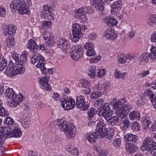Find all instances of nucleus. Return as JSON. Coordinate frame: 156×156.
I'll return each mask as SVG.
<instances>
[{"instance_id":"obj_1","label":"nucleus","mask_w":156,"mask_h":156,"mask_svg":"<svg viewBox=\"0 0 156 156\" xmlns=\"http://www.w3.org/2000/svg\"><path fill=\"white\" fill-rule=\"evenodd\" d=\"M31 4V0H13L11 2L10 8L13 12L17 9L19 13L29 14L30 12L28 9V5Z\"/></svg>"},{"instance_id":"obj_2","label":"nucleus","mask_w":156,"mask_h":156,"mask_svg":"<svg viewBox=\"0 0 156 156\" xmlns=\"http://www.w3.org/2000/svg\"><path fill=\"white\" fill-rule=\"evenodd\" d=\"M60 102L62 107L65 110H68L73 108L75 105L78 108L82 107L83 103L85 102V97L83 96L77 97L76 103L74 99L72 98H70L68 100L63 99L61 100Z\"/></svg>"},{"instance_id":"obj_3","label":"nucleus","mask_w":156,"mask_h":156,"mask_svg":"<svg viewBox=\"0 0 156 156\" xmlns=\"http://www.w3.org/2000/svg\"><path fill=\"white\" fill-rule=\"evenodd\" d=\"M59 128L62 131H64L66 136L68 138L75 137L76 129L73 125L68 124L66 121H63L59 125Z\"/></svg>"},{"instance_id":"obj_4","label":"nucleus","mask_w":156,"mask_h":156,"mask_svg":"<svg viewBox=\"0 0 156 156\" xmlns=\"http://www.w3.org/2000/svg\"><path fill=\"white\" fill-rule=\"evenodd\" d=\"M34 55L31 58L30 62L31 64H34L38 61V63L36 65L37 67H40V69L42 73L44 75L47 74V68L44 66L45 62L44 61V58L40 54L37 52L34 53Z\"/></svg>"},{"instance_id":"obj_5","label":"nucleus","mask_w":156,"mask_h":156,"mask_svg":"<svg viewBox=\"0 0 156 156\" xmlns=\"http://www.w3.org/2000/svg\"><path fill=\"white\" fill-rule=\"evenodd\" d=\"M4 132L3 139H6L8 137H20L22 133L20 129L18 127H11L10 126L4 127L3 129Z\"/></svg>"},{"instance_id":"obj_6","label":"nucleus","mask_w":156,"mask_h":156,"mask_svg":"<svg viewBox=\"0 0 156 156\" xmlns=\"http://www.w3.org/2000/svg\"><path fill=\"white\" fill-rule=\"evenodd\" d=\"M71 50L70 55L73 59L78 60L83 56V50L81 46L79 45H75L72 47Z\"/></svg>"},{"instance_id":"obj_7","label":"nucleus","mask_w":156,"mask_h":156,"mask_svg":"<svg viewBox=\"0 0 156 156\" xmlns=\"http://www.w3.org/2000/svg\"><path fill=\"white\" fill-rule=\"evenodd\" d=\"M151 148L154 149V151L156 150V142L151 137L145 138L141 146V150L144 151L146 150Z\"/></svg>"},{"instance_id":"obj_8","label":"nucleus","mask_w":156,"mask_h":156,"mask_svg":"<svg viewBox=\"0 0 156 156\" xmlns=\"http://www.w3.org/2000/svg\"><path fill=\"white\" fill-rule=\"evenodd\" d=\"M72 30L73 38L72 40L73 42L75 43L78 41L80 38L82 37L81 32V28L80 25L77 23H74L73 24Z\"/></svg>"},{"instance_id":"obj_9","label":"nucleus","mask_w":156,"mask_h":156,"mask_svg":"<svg viewBox=\"0 0 156 156\" xmlns=\"http://www.w3.org/2000/svg\"><path fill=\"white\" fill-rule=\"evenodd\" d=\"M52 8L47 5L44 6V10L41 11V16L42 18H45L50 20H53L54 18L51 15V12L53 10Z\"/></svg>"},{"instance_id":"obj_10","label":"nucleus","mask_w":156,"mask_h":156,"mask_svg":"<svg viewBox=\"0 0 156 156\" xmlns=\"http://www.w3.org/2000/svg\"><path fill=\"white\" fill-rule=\"evenodd\" d=\"M112 114L111 108L108 103L102 105L99 108L98 115L100 116H103L105 117L107 115L110 116Z\"/></svg>"},{"instance_id":"obj_11","label":"nucleus","mask_w":156,"mask_h":156,"mask_svg":"<svg viewBox=\"0 0 156 156\" xmlns=\"http://www.w3.org/2000/svg\"><path fill=\"white\" fill-rule=\"evenodd\" d=\"M96 132L97 134H99L100 138H103L105 136L106 130V124L101 121L99 122L97 125Z\"/></svg>"},{"instance_id":"obj_12","label":"nucleus","mask_w":156,"mask_h":156,"mask_svg":"<svg viewBox=\"0 0 156 156\" xmlns=\"http://www.w3.org/2000/svg\"><path fill=\"white\" fill-rule=\"evenodd\" d=\"M48 78L47 76L41 77L40 79L39 82L40 87L46 91H49L51 89V87L48 84Z\"/></svg>"},{"instance_id":"obj_13","label":"nucleus","mask_w":156,"mask_h":156,"mask_svg":"<svg viewBox=\"0 0 156 156\" xmlns=\"http://www.w3.org/2000/svg\"><path fill=\"white\" fill-rule=\"evenodd\" d=\"M104 2H105L103 1L102 0H91L90 1L91 5H94L95 8L98 10L101 11L102 12L105 8Z\"/></svg>"},{"instance_id":"obj_14","label":"nucleus","mask_w":156,"mask_h":156,"mask_svg":"<svg viewBox=\"0 0 156 156\" xmlns=\"http://www.w3.org/2000/svg\"><path fill=\"white\" fill-rule=\"evenodd\" d=\"M4 30L3 34L4 35H12L15 34L16 30V27L12 24L6 26Z\"/></svg>"},{"instance_id":"obj_15","label":"nucleus","mask_w":156,"mask_h":156,"mask_svg":"<svg viewBox=\"0 0 156 156\" xmlns=\"http://www.w3.org/2000/svg\"><path fill=\"white\" fill-rule=\"evenodd\" d=\"M149 59L152 60L151 54L149 53L145 52L143 53L140 56V63L144 65L148 62Z\"/></svg>"},{"instance_id":"obj_16","label":"nucleus","mask_w":156,"mask_h":156,"mask_svg":"<svg viewBox=\"0 0 156 156\" xmlns=\"http://www.w3.org/2000/svg\"><path fill=\"white\" fill-rule=\"evenodd\" d=\"M44 40H47V42L48 45L51 46L54 44L53 40V35L49 31L44 32L43 34Z\"/></svg>"},{"instance_id":"obj_17","label":"nucleus","mask_w":156,"mask_h":156,"mask_svg":"<svg viewBox=\"0 0 156 156\" xmlns=\"http://www.w3.org/2000/svg\"><path fill=\"white\" fill-rule=\"evenodd\" d=\"M110 116L107 115L104 117L108 124L110 125H114L119 121V117L116 116L110 117Z\"/></svg>"},{"instance_id":"obj_18","label":"nucleus","mask_w":156,"mask_h":156,"mask_svg":"<svg viewBox=\"0 0 156 156\" xmlns=\"http://www.w3.org/2000/svg\"><path fill=\"white\" fill-rule=\"evenodd\" d=\"M124 138L126 142L131 141L135 143L137 140L138 136L131 133H128L124 136Z\"/></svg>"},{"instance_id":"obj_19","label":"nucleus","mask_w":156,"mask_h":156,"mask_svg":"<svg viewBox=\"0 0 156 156\" xmlns=\"http://www.w3.org/2000/svg\"><path fill=\"white\" fill-rule=\"evenodd\" d=\"M104 36L108 39L113 40L116 38L117 34L114 30L110 29L105 31Z\"/></svg>"},{"instance_id":"obj_20","label":"nucleus","mask_w":156,"mask_h":156,"mask_svg":"<svg viewBox=\"0 0 156 156\" xmlns=\"http://www.w3.org/2000/svg\"><path fill=\"white\" fill-rule=\"evenodd\" d=\"M27 47L33 52H37L38 49V46L35 41L32 39L30 40L27 44Z\"/></svg>"},{"instance_id":"obj_21","label":"nucleus","mask_w":156,"mask_h":156,"mask_svg":"<svg viewBox=\"0 0 156 156\" xmlns=\"http://www.w3.org/2000/svg\"><path fill=\"white\" fill-rule=\"evenodd\" d=\"M57 44L58 47L62 49H67L70 47V45L65 39H62L58 41Z\"/></svg>"},{"instance_id":"obj_22","label":"nucleus","mask_w":156,"mask_h":156,"mask_svg":"<svg viewBox=\"0 0 156 156\" xmlns=\"http://www.w3.org/2000/svg\"><path fill=\"white\" fill-rule=\"evenodd\" d=\"M98 133L96 132H93L92 133H90L89 134H87L86 136H87V140L91 143H94L96 141L98 137H99V134H97Z\"/></svg>"},{"instance_id":"obj_23","label":"nucleus","mask_w":156,"mask_h":156,"mask_svg":"<svg viewBox=\"0 0 156 156\" xmlns=\"http://www.w3.org/2000/svg\"><path fill=\"white\" fill-rule=\"evenodd\" d=\"M28 52L25 51H24L20 55L19 57V61L17 65L21 66L23 65L27 61V58Z\"/></svg>"},{"instance_id":"obj_24","label":"nucleus","mask_w":156,"mask_h":156,"mask_svg":"<svg viewBox=\"0 0 156 156\" xmlns=\"http://www.w3.org/2000/svg\"><path fill=\"white\" fill-rule=\"evenodd\" d=\"M137 149L136 145L133 144H130L126 145V151L130 154H133Z\"/></svg>"},{"instance_id":"obj_25","label":"nucleus","mask_w":156,"mask_h":156,"mask_svg":"<svg viewBox=\"0 0 156 156\" xmlns=\"http://www.w3.org/2000/svg\"><path fill=\"white\" fill-rule=\"evenodd\" d=\"M6 97L10 100H14L17 95L15 94V92L12 89L8 88L7 89L5 92Z\"/></svg>"},{"instance_id":"obj_26","label":"nucleus","mask_w":156,"mask_h":156,"mask_svg":"<svg viewBox=\"0 0 156 156\" xmlns=\"http://www.w3.org/2000/svg\"><path fill=\"white\" fill-rule=\"evenodd\" d=\"M10 64L9 65L4 72L5 74L8 76H12L16 75V73L15 69L12 67V65H11V66H10Z\"/></svg>"},{"instance_id":"obj_27","label":"nucleus","mask_w":156,"mask_h":156,"mask_svg":"<svg viewBox=\"0 0 156 156\" xmlns=\"http://www.w3.org/2000/svg\"><path fill=\"white\" fill-rule=\"evenodd\" d=\"M122 5L121 0H118L115 2L112 5V12H116L120 10Z\"/></svg>"},{"instance_id":"obj_28","label":"nucleus","mask_w":156,"mask_h":156,"mask_svg":"<svg viewBox=\"0 0 156 156\" xmlns=\"http://www.w3.org/2000/svg\"><path fill=\"white\" fill-rule=\"evenodd\" d=\"M115 113L118 116L122 119L127 116L128 113L122 108L116 110Z\"/></svg>"},{"instance_id":"obj_29","label":"nucleus","mask_w":156,"mask_h":156,"mask_svg":"<svg viewBox=\"0 0 156 156\" xmlns=\"http://www.w3.org/2000/svg\"><path fill=\"white\" fill-rule=\"evenodd\" d=\"M140 114L138 112L133 111L130 112L129 114V117L131 120H139L140 119Z\"/></svg>"},{"instance_id":"obj_30","label":"nucleus","mask_w":156,"mask_h":156,"mask_svg":"<svg viewBox=\"0 0 156 156\" xmlns=\"http://www.w3.org/2000/svg\"><path fill=\"white\" fill-rule=\"evenodd\" d=\"M105 20L109 26H114L116 25L117 23V21L115 19L112 17H107L105 18Z\"/></svg>"},{"instance_id":"obj_31","label":"nucleus","mask_w":156,"mask_h":156,"mask_svg":"<svg viewBox=\"0 0 156 156\" xmlns=\"http://www.w3.org/2000/svg\"><path fill=\"white\" fill-rule=\"evenodd\" d=\"M7 61L2 57L0 56V70L3 71L6 67Z\"/></svg>"},{"instance_id":"obj_32","label":"nucleus","mask_w":156,"mask_h":156,"mask_svg":"<svg viewBox=\"0 0 156 156\" xmlns=\"http://www.w3.org/2000/svg\"><path fill=\"white\" fill-rule=\"evenodd\" d=\"M98 111L96 109L94 108H91L87 112L89 119L91 120L92 117H94L97 113Z\"/></svg>"},{"instance_id":"obj_33","label":"nucleus","mask_w":156,"mask_h":156,"mask_svg":"<svg viewBox=\"0 0 156 156\" xmlns=\"http://www.w3.org/2000/svg\"><path fill=\"white\" fill-rule=\"evenodd\" d=\"M120 102L118 101H113L110 102V105H112V107L113 109H119L122 108V104H121Z\"/></svg>"},{"instance_id":"obj_34","label":"nucleus","mask_w":156,"mask_h":156,"mask_svg":"<svg viewBox=\"0 0 156 156\" xmlns=\"http://www.w3.org/2000/svg\"><path fill=\"white\" fill-rule=\"evenodd\" d=\"M145 93L147 94L146 95L149 96V98L151 102L155 101L156 96L152 91L150 90H145Z\"/></svg>"},{"instance_id":"obj_35","label":"nucleus","mask_w":156,"mask_h":156,"mask_svg":"<svg viewBox=\"0 0 156 156\" xmlns=\"http://www.w3.org/2000/svg\"><path fill=\"white\" fill-rule=\"evenodd\" d=\"M2 102L0 100V116H7L9 115L8 111L5 110L4 108L2 106Z\"/></svg>"},{"instance_id":"obj_36","label":"nucleus","mask_w":156,"mask_h":156,"mask_svg":"<svg viewBox=\"0 0 156 156\" xmlns=\"http://www.w3.org/2000/svg\"><path fill=\"white\" fill-rule=\"evenodd\" d=\"M127 75V72L121 73L120 71H118L117 69H116L115 73V76L118 79L121 78L122 79H124V76H126Z\"/></svg>"},{"instance_id":"obj_37","label":"nucleus","mask_w":156,"mask_h":156,"mask_svg":"<svg viewBox=\"0 0 156 156\" xmlns=\"http://www.w3.org/2000/svg\"><path fill=\"white\" fill-rule=\"evenodd\" d=\"M110 130L107 131L105 132V136L107 139L110 140L112 139L114 136L115 133L114 129H110Z\"/></svg>"},{"instance_id":"obj_38","label":"nucleus","mask_w":156,"mask_h":156,"mask_svg":"<svg viewBox=\"0 0 156 156\" xmlns=\"http://www.w3.org/2000/svg\"><path fill=\"white\" fill-rule=\"evenodd\" d=\"M147 118V117L144 116V119L141 120V122L143 124V127L144 129H146L149 128V125L151 123V121L149 120L146 119Z\"/></svg>"},{"instance_id":"obj_39","label":"nucleus","mask_w":156,"mask_h":156,"mask_svg":"<svg viewBox=\"0 0 156 156\" xmlns=\"http://www.w3.org/2000/svg\"><path fill=\"white\" fill-rule=\"evenodd\" d=\"M151 54L152 60H154L156 58V47L152 45L150 49Z\"/></svg>"},{"instance_id":"obj_40","label":"nucleus","mask_w":156,"mask_h":156,"mask_svg":"<svg viewBox=\"0 0 156 156\" xmlns=\"http://www.w3.org/2000/svg\"><path fill=\"white\" fill-rule=\"evenodd\" d=\"M18 66L15 70L16 74L18 73L23 74L25 71V69L23 67V65L20 66L17 65Z\"/></svg>"},{"instance_id":"obj_41","label":"nucleus","mask_w":156,"mask_h":156,"mask_svg":"<svg viewBox=\"0 0 156 156\" xmlns=\"http://www.w3.org/2000/svg\"><path fill=\"white\" fill-rule=\"evenodd\" d=\"M95 67H91L89 69V70L88 72V75L91 78L93 79L95 76L96 74V72L95 71Z\"/></svg>"},{"instance_id":"obj_42","label":"nucleus","mask_w":156,"mask_h":156,"mask_svg":"<svg viewBox=\"0 0 156 156\" xmlns=\"http://www.w3.org/2000/svg\"><path fill=\"white\" fill-rule=\"evenodd\" d=\"M81 83L83 87L86 88H91V84L88 80H82Z\"/></svg>"},{"instance_id":"obj_43","label":"nucleus","mask_w":156,"mask_h":156,"mask_svg":"<svg viewBox=\"0 0 156 156\" xmlns=\"http://www.w3.org/2000/svg\"><path fill=\"white\" fill-rule=\"evenodd\" d=\"M102 94V93L100 92H94L90 95V98L92 99H96L99 97Z\"/></svg>"},{"instance_id":"obj_44","label":"nucleus","mask_w":156,"mask_h":156,"mask_svg":"<svg viewBox=\"0 0 156 156\" xmlns=\"http://www.w3.org/2000/svg\"><path fill=\"white\" fill-rule=\"evenodd\" d=\"M67 150L71 154L73 155H77L78 154V151L76 148L71 147L67 148Z\"/></svg>"},{"instance_id":"obj_45","label":"nucleus","mask_w":156,"mask_h":156,"mask_svg":"<svg viewBox=\"0 0 156 156\" xmlns=\"http://www.w3.org/2000/svg\"><path fill=\"white\" fill-rule=\"evenodd\" d=\"M23 119L22 120V123L24 125V128H27L29 126L30 122V120L29 118L26 117H25L24 119H23Z\"/></svg>"},{"instance_id":"obj_46","label":"nucleus","mask_w":156,"mask_h":156,"mask_svg":"<svg viewBox=\"0 0 156 156\" xmlns=\"http://www.w3.org/2000/svg\"><path fill=\"white\" fill-rule=\"evenodd\" d=\"M132 129L135 131H138L140 130V126L136 122H133L131 126Z\"/></svg>"},{"instance_id":"obj_47","label":"nucleus","mask_w":156,"mask_h":156,"mask_svg":"<svg viewBox=\"0 0 156 156\" xmlns=\"http://www.w3.org/2000/svg\"><path fill=\"white\" fill-rule=\"evenodd\" d=\"M122 124L123 125L122 126V129L124 130H125L129 126V122L128 120H124L123 121Z\"/></svg>"},{"instance_id":"obj_48","label":"nucleus","mask_w":156,"mask_h":156,"mask_svg":"<svg viewBox=\"0 0 156 156\" xmlns=\"http://www.w3.org/2000/svg\"><path fill=\"white\" fill-rule=\"evenodd\" d=\"M121 141L119 138H115L114 140L113 144L114 146L116 147H119L120 145Z\"/></svg>"},{"instance_id":"obj_49","label":"nucleus","mask_w":156,"mask_h":156,"mask_svg":"<svg viewBox=\"0 0 156 156\" xmlns=\"http://www.w3.org/2000/svg\"><path fill=\"white\" fill-rule=\"evenodd\" d=\"M83 105L82 107L79 108H80L82 111H86L88 110L90 107L89 103L87 101H85L84 103H83Z\"/></svg>"},{"instance_id":"obj_50","label":"nucleus","mask_w":156,"mask_h":156,"mask_svg":"<svg viewBox=\"0 0 156 156\" xmlns=\"http://www.w3.org/2000/svg\"><path fill=\"white\" fill-rule=\"evenodd\" d=\"M121 108L128 113L130 111L131 108V106L129 104H128L123 106H122Z\"/></svg>"},{"instance_id":"obj_51","label":"nucleus","mask_w":156,"mask_h":156,"mask_svg":"<svg viewBox=\"0 0 156 156\" xmlns=\"http://www.w3.org/2000/svg\"><path fill=\"white\" fill-rule=\"evenodd\" d=\"M5 123L6 124L11 126L14 123V121L12 118L8 117L5 119Z\"/></svg>"},{"instance_id":"obj_52","label":"nucleus","mask_w":156,"mask_h":156,"mask_svg":"<svg viewBox=\"0 0 156 156\" xmlns=\"http://www.w3.org/2000/svg\"><path fill=\"white\" fill-rule=\"evenodd\" d=\"M15 42L14 41V39L13 38H10L9 40V41L7 43V45L9 48L12 47L15 45Z\"/></svg>"},{"instance_id":"obj_53","label":"nucleus","mask_w":156,"mask_h":156,"mask_svg":"<svg viewBox=\"0 0 156 156\" xmlns=\"http://www.w3.org/2000/svg\"><path fill=\"white\" fill-rule=\"evenodd\" d=\"M84 48L85 49H90L94 48V46L93 44L90 42L86 43L84 46Z\"/></svg>"},{"instance_id":"obj_54","label":"nucleus","mask_w":156,"mask_h":156,"mask_svg":"<svg viewBox=\"0 0 156 156\" xmlns=\"http://www.w3.org/2000/svg\"><path fill=\"white\" fill-rule=\"evenodd\" d=\"M77 17L79 18H80L81 20V21L82 22H85L87 20V17L85 13L83 14L78 15Z\"/></svg>"},{"instance_id":"obj_55","label":"nucleus","mask_w":156,"mask_h":156,"mask_svg":"<svg viewBox=\"0 0 156 156\" xmlns=\"http://www.w3.org/2000/svg\"><path fill=\"white\" fill-rule=\"evenodd\" d=\"M94 49V48H92L88 50L86 52L87 55L89 56L95 55L96 53Z\"/></svg>"},{"instance_id":"obj_56","label":"nucleus","mask_w":156,"mask_h":156,"mask_svg":"<svg viewBox=\"0 0 156 156\" xmlns=\"http://www.w3.org/2000/svg\"><path fill=\"white\" fill-rule=\"evenodd\" d=\"M145 150H147V152L146 153L147 156H150L153 155L152 156H154V153H155V154H156V151H154V149H153V148H151V149H147Z\"/></svg>"},{"instance_id":"obj_57","label":"nucleus","mask_w":156,"mask_h":156,"mask_svg":"<svg viewBox=\"0 0 156 156\" xmlns=\"http://www.w3.org/2000/svg\"><path fill=\"white\" fill-rule=\"evenodd\" d=\"M101 56L98 55L96 57L92 58L90 59V62L91 63H95L98 62L101 58Z\"/></svg>"},{"instance_id":"obj_58","label":"nucleus","mask_w":156,"mask_h":156,"mask_svg":"<svg viewBox=\"0 0 156 156\" xmlns=\"http://www.w3.org/2000/svg\"><path fill=\"white\" fill-rule=\"evenodd\" d=\"M148 23L150 25H152L153 24H155L156 23V17L153 16L150 18L148 21Z\"/></svg>"},{"instance_id":"obj_59","label":"nucleus","mask_w":156,"mask_h":156,"mask_svg":"<svg viewBox=\"0 0 156 156\" xmlns=\"http://www.w3.org/2000/svg\"><path fill=\"white\" fill-rule=\"evenodd\" d=\"M17 96L15 97L14 100H11L12 102L10 103V105L11 107H16L19 104V102L17 100Z\"/></svg>"},{"instance_id":"obj_60","label":"nucleus","mask_w":156,"mask_h":156,"mask_svg":"<svg viewBox=\"0 0 156 156\" xmlns=\"http://www.w3.org/2000/svg\"><path fill=\"white\" fill-rule=\"evenodd\" d=\"M105 73V70L103 69H102L101 70L99 69V71L97 73V76L98 77L101 78V76H104Z\"/></svg>"},{"instance_id":"obj_61","label":"nucleus","mask_w":156,"mask_h":156,"mask_svg":"<svg viewBox=\"0 0 156 156\" xmlns=\"http://www.w3.org/2000/svg\"><path fill=\"white\" fill-rule=\"evenodd\" d=\"M86 11L85 7L84 8L82 7L78 9L76 11V12L78 15H79V14H83V13H86Z\"/></svg>"},{"instance_id":"obj_62","label":"nucleus","mask_w":156,"mask_h":156,"mask_svg":"<svg viewBox=\"0 0 156 156\" xmlns=\"http://www.w3.org/2000/svg\"><path fill=\"white\" fill-rule=\"evenodd\" d=\"M12 57L16 62V63L15 64H17L19 61V57L18 54L16 53H14L13 54Z\"/></svg>"},{"instance_id":"obj_63","label":"nucleus","mask_w":156,"mask_h":156,"mask_svg":"<svg viewBox=\"0 0 156 156\" xmlns=\"http://www.w3.org/2000/svg\"><path fill=\"white\" fill-rule=\"evenodd\" d=\"M150 73V71L149 70L144 71L141 73L139 74L140 76H141V77L144 78L146 77L147 75Z\"/></svg>"},{"instance_id":"obj_64","label":"nucleus","mask_w":156,"mask_h":156,"mask_svg":"<svg viewBox=\"0 0 156 156\" xmlns=\"http://www.w3.org/2000/svg\"><path fill=\"white\" fill-rule=\"evenodd\" d=\"M104 102V100L103 98H100L98 99L95 102V104L97 105H100L101 106L104 104L103 102Z\"/></svg>"}]
</instances>
